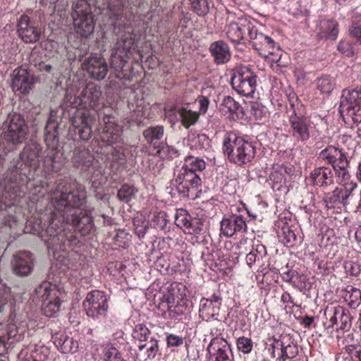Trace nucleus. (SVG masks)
<instances>
[{"label": "nucleus", "mask_w": 361, "mask_h": 361, "mask_svg": "<svg viewBox=\"0 0 361 361\" xmlns=\"http://www.w3.org/2000/svg\"><path fill=\"white\" fill-rule=\"evenodd\" d=\"M66 183L59 182L54 192L52 201L56 211L51 214L45 233L48 247L65 251L68 247L75 245L79 240L73 232L67 227L73 226L82 235L90 233L93 228L92 218L82 210L86 203L85 187L78 185L69 190Z\"/></svg>", "instance_id": "nucleus-1"}, {"label": "nucleus", "mask_w": 361, "mask_h": 361, "mask_svg": "<svg viewBox=\"0 0 361 361\" xmlns=\"http://www.w3.org/2000/svg\"><path fill=\"white\" fill-rule=\"evenodd\" d=\"M222 149L230 162L240 166L250 163L256 154L252 142L231 132L225 135Z\"/></svg>", "instance_id": "nucleus-2"}, {"label": "nucleus", "mask_w": 361, "mask_h": 361, "mask_svg": "<svg viewBox=\"0 0 361 361\" xmlns=\"http://www.w3.org/2000/svg\"><path fill=\"white\" fill-rule=\"evenodd\" d=\"M42 147L37 143H31L25 145L19 154L18 159H13L9 166L8 172L11 173L12 182L17 183L21 176H26L25 167L36 171L39 166V153Z\"/></svg>", "instance_id": "nucleus-3"}, {"label": "nucleus", "mask_w": 361, "mask_h": 361, "mask_svg": "<svg viewBox=\"0 0 361 361\" xmlns=\"http://www.w3.org/2000/svg\"><path fill=\"white\" fill-rule=\"evenodd\" d=\"M102 91L99 85L94 82H88L83 87L78 96H72L69 90L65 96V99L75 108L96 109L100 105Z\"/></svg>", "instance_id": "nucleus-4"}, {"label": "nucleus", "mask_w": 361, "mask_h": 361, "mask_svg": "<svg viewBox=\"0 0 361 361\" xmlns=\"http://www.w3.org/2000/svg\"><path fill=\"white\" fill-rule=\"evenodd\" d=\"M73 25L78 33L87 37L94 29L93 16L90 4L85 0H77L72 6Z\"/></svg>", "instance_id": "nucleus-5"}, {"label": "nucleus", "mask_w": 361, "mask_h": 361, "mask_svg": "<svg viewBox=\"0 0 361 361\" xmlns=\"http://www.w3.org/2000/svg\"><path fill=\"white\" fill-rule=\"evenodd\" d=\"M174 174V185L183 197H193L201 190L202 182L197 173L180 167Z\"/></svg>", "instance_id": "nucleus-6"}, {"label": "nucleus", "mask_w": 361, "mask_h": 361, "mask_svg": "<svg viewBox=\"0 0 361 361\" xmlns=\"http://www.w3.org/2000/svg\"><path fill=\"white\" fill-rule=\"evenodd\" d=\"M338 111L343 117L348 116L355 123L361 122V86L343 91Z\"/></svg>", "instance_id": "nucleus-7"}, {"label": "nucleus", "mask_w": 361, "mask_h": 361, "mask_svg": "<svg viewBox=\"0 0 361 361\" xmlns=\"http://www.w3.org/2000/svg\"><path fill=\"white\" fill-rule=\"evenodd\" d=\"M231 82L239 94L250 97L256 90L257 76L249 68L240 66L235 71Z\"/></svg>", "instance_id": "nucleus-8"}, {"label": "nucleus", "mask_w": 361, "mask_h": 361, "mask_svg": "<svg viewBox=\"0 0 361 361\" xmlns=\"http://www.w3.org/2000/svg\"><path fill=\"white\" fill-rule=\"evenodd\" d=\"M82 306L88 317L97 319L106 315L109 305L105 293L99 290L89 292L82 302Z\"/></svg>", "instance_id": "nucleus-9"}, {"label": "nucleus", "mask_w": 361, "mask_h": 361, "mask_svg": "<svg viewBox=\"0 0 361 361\" xmlns=\"http://www.w3.org/2000/svg\"><path fill=\"white\" fill-rule=\"evenodd\" d=\"M8 129L3 134L4 141L9 145L16 146L26 139L27 127L23 117L18 114H9Z\"/></svg>", "instance_id": "nucleus-10"}, {"label": "nucleus", "mask_w": 361, "mask_h": 361, "mask_svg": "<svg viewBox=\"0 0 361 361\" xmlns=\"http://www.w3.org/2000/svg\"><path fill=\"white\" fill-rule=\"evenodd\" d=\"M135 49V42L133 37L118 40L115 44L111 56V65L116 71H122L130 56Z\"/></svg>", "instance_id": "nucleus-11"}, {"label": "nucleus", "mask_w": 361, "mask_h": 361, "mask_svg": "<svg viewBox=\"0 0 361 361\" xmlns=\"http://www.w3.org/2000/svg\"><path fill=\"white\" fill-rule=\"evenodd\" d=\"M37 293L41 297L44 314L49 317L54 316L60 310L61 302L56 295L57 290L51 288L49 284H43L36 289Z\"/></svg>", "instance_id": "nucleus-12"}, {"label": "nucleus", "mask_w": 361, "mask_h": 361, "mask_svg": "<svg viewBox=\"0 0 361 361\" xmlns=\"http://www.w3.org/2000/svg\"><path fill=\"white\" fill-rule=\"evenodd\" d=\"M259 25L255 21L253 29L250 33V41L253 48L258 51L261 56L267 57L269 54H273L276 44L270 37L259 31Z\"/></svg>", "instance_id": "nucleus-13"}, {"label": "nucleus", "mask_w": 361, "mask_h": 361, "mask_svg": "<svg viewBox=\"0 0 361 361\" xmlns=\"http://www.w3.org/2000/svg\"><path fill=\"white\" fill-rule=\"evenodd\" d=\"M255 20L247 19H240L238 22L229 23L226 27V34L227 38L234 44H244L245 35L250 33L253 29Z\"/></svg>", "instance_id": "nucleus-14"}, {"label": "nucleus", "mask_w": 361, "mask_h": 361, "mask_svg": "<svg viewBox=\"0 0 361 361\" xmlns=\"http://www.w3.org/2000/svg\"><path fill=\"white\" fill-rule=\"evenodd\" d=\"M207 350L209 353V361H232L231 346L223 338L212 339Z\"/></svg>", "instance_id": "nucleus-15"}, {"label": "nucleus", "mask_w": 361, "mask_h": 361, "mask_svg": "<svg viewBox=\"0 0 361 361\" xmlns=\"http://www.w3.org/2000/svg\"><path fill=\"white\" fill-rule=\"evenodd\" d=\"M292 137L295 141L306 142L310 137V124L305 117L298 116L295 111L289 116Z\"/></svg>", "instance_id": "nucleus-16"}, {"label": "nucleus", "mask_w": 361, "mask_h": 361, "mask_svg": "<svg viewBox=\"0 0 361 361\" xmlns=\"http://www.w3.org/2000/svg\"><path fill=\"white\" fill-rule=\"evenodd\" d=\"M18 32L25 42L34 43L39 39L42 30L37 23L30 20L27 16L23 15L18 24Z\"/></svg>", "instance_id": "nucleus-17"}, {"label": "nucleus", "mask_w": 361, "mask_h": 361, "mask_svg": "<svg viewBox=\"0 0 361 361\" xmlns=\"http://www.w3.org/2000/svg\"><path fill=\"white\" fill-rule=\"evenodd\" d=\"M319 158L331 164L335 171L347 169L349 161L342 149L329 146L319 153Z\"/></svg>", "instance_id": "nucleus-18"}, {"label": "nucleus", "mask_w": 361, "mask_h": 361, "mask_svg": "<svg viewBox=\"0 0 361 361\" xmlns=\"http://www.w3.org/2000/svg\"><path fill=\"white\" fill-rule=\"evenodd\" d=\"M13 273L19 276H27L33 270L34 259L29 251H20L13 255L12 260Z\"/></svg>", "instance_id": "nucleus-19"}, {"label": "nucleus", "mask_w": 361, "mask_h": 361, "mask_svg": "<svg viewBox=\"0 0 361 361\" xmlns=\"http://www.w3.org/2000/svg\"><path fill=\"white\" fill-rule=\"evenodd\" d=\"M12 89L22 94L28 93L34 84V78L23 67H18L12 73Z\"/></svg>", "instance_id": "nucleus-20"}, {"label": "nucleus", "mask_w": 361, "mask_h": 361, "mask_svg": "<svg viewBox=\"0 0 361 361\" xmlns=\"http://www.w3.org/2000/svg\"><path fill=\"white\" fill-rule=\"evenodd\" d=\"M83 68L90 78L97 80H103L109 71L108 64L105 59L97 56H89L86 59L83 63Z\"/></svg>", "instance_id": "nucleus-21"}, {"label": "nucleus", "mask_w": 361, "mask_h": 361, "mask_svg": "<svg viewBox=\"0 0 361 361\" xmlns=\"http://www.w3.org/2000/svg\"><path fill=\"white\" fill-rule=\"evenodd\" d=\"M325 314H331L329 322L332 327L336 326V329L343 331H348L350 329L352 317L348 310L338 305L326 310Z\"/></svg>", "instance_id": "nucleus-22"}, {"label": "nucleus", "mask_w": 361, "mask_h": 361, "mask_svg": "<svg viewBox=\"0 0 361 361\" xmlns=\"http://www.w3.org/2000/svg\"><path fill=\"white\" fill-rule=\"evenodd\" d=\"M310 179L314 186L326 189L334 183L332 169L327 166H319L312 171Z\"/></svg>", "instance_id": "nucleus-23"}, {"label": "nucleus", "mask_w": 361, "mask_h": 361, "mask_svg": "<svg viewBox=\"0 0 361 361\" xmlns=\"http://www.w3.org/2000/svg\"><path fill=\"white\" fill-rule=\"evenodd\" d=\"M247 225L241 215H232L224 218L221 222V231L226 237H231L237 232H245Z\"/></svg>", "instance_id": "nucleus-24"}, {"label": "nucleus", "mask_w": 361, "mask_h": 361, "mask_svg": "<svg viewBox=\"0 0 361 361\" xmlns=\"http://www.w3.org/2000/svg\"><path fill=\"white\" fill-rule=\"evenodd\" d=\"M71 160L74 167L87 169L92 164L94 156L89 149L80 145L74 148Z\"/></svg>", "instance_id": "nucleus-25"}, {"label": "nucleus", "mask_w": 361, "mask_h": 361, "mask_svg": "<svg viewBox=\"0 0 361 361\" xmlns=\"http://www.w3.org/2000/svg\"><path fill=\"white\" fill-rule=\"evenodd\" d=\"M209 51L214 63L217 65L226 63L231 59L229 46L224 40L212 42L209 47Z\"/></svg>", "instance_id": "nucleus-26"}, {"label": "nucleus", "mask_w": 361, "mask_h": 361, "mask_svg": "<svg viewBox=\"0 0 361 361\" xmlns=\"http://www.w3.org/2000/svg\"><path fill=\"white\" fill-rule=\"evenodd\" d=\"M361 195V190L358 188L356 183H345L344 191V201L343 207L346 210L357 211L358 199Z\"/></svg>", "instance_id": "nucleus-27"}, {"label": "nucleus", "mask_w": 361, "mask_h": 361, "mask_svg": "<svg viewBox=\"0 0 361 361\" xmlns=\"http://www.w3.org/2000/svg\"><path fill=\"white\" fill-rule=\"evenodd\" d=\"M142 134L147 142L154 149L163 148L164 143L161 140L164 135V128L162 126L149 127Z\"/></svg>", "instance_id": "nucleus-28"}, {"label": "nucleus", "mask_w": 361, "mask_h": 361, "mask_svg": "<svg viewBox=\"0 0 361 361\" xmlns=\"http://www.w3.org/2000/svg\"><path fill=\"white\" fill-rule=\"evenodd\" d=\"M90 118L88 113L82 111L80 115L76 116L73 124L76 128H80L78 134L82 140H87L92 136V128L90 126Z\"/></svg>", "instance_id": "nucleus-29"}, {"label": "nucleus", "mask_w": 361, "mask_h": 361, "mask_svg": "<svg viewBox=\"0 0 361 361\" xmlns=\"http://www.w3.org/2000/svg\"><path fill=\"white\" fill-rule=\"evenodd\" d=\"M100 139L108 145L116 143L120 137V130L113 122H106L100 132Z\"/></svg>", "instance_id": "nucleus-30"}, {"label": "nucleus", "mask_w": 361, "mask_h": 361, "mask_svg": "<svg viewBox=\"0 0 361 361\" xmlns=\"http://www.w3.org/2000/svg\"><path fill=\"white\" fill-rule=\"evenodd\" d=\"M137 0H106L110 17L116 20L121 19L125 7L135 6Z\"/></svg>", "instance_id": "nucleus-31"}, {"label": "nucleus", "mask_w": 361, "mask_h": 361, "mask_svg": "<svg viewBox=\"0 0 361 361\" xmlns=\"http://www.w3.org/2000/svg\"><path fill=\"white\" fill-rule=\"evenodd\" d=\"M267 249L264 245L257 243L252 247V250L246 255L247 264L251 267L255 264H262L264 258L267 256Z\"/></svg>", "instance_id": "nucleus-32"}, {"label": "nucleus", "mask_w": 361, "mask_h": 361, "mask_svg": "<svg viewBox=\"0 0 361 361\" xmlns=\"http://www.w3.org/2000/svg\"><path fill=\"white\" fill-rule=\"evenodd\" d=\"M319 36L322 38L335 39L338 33V23L332 20L324 19L319 22Z\"/></svg>", "instance_id": "nucleus-33"}, {"label": "nucleus", "mask_w": 361, "mask_h": 361, "mask_svg": "<svg viewBox=\"0 0 361 361\" xmlns=\"http://www.w3.org/2000/svg\"><path fill=\"white\" fill-rule=\"evenodd\" d=\"M345 190V183L343 187L336 188L334 190L324 194V200L329 207H334L338 204L343 205L344 191Z\"/></svg>", "instance_id": "nucleus-34"}, {"label": "nucleus", "mask_w": 361, "mask_h": 361, "mask_svg": "<svg viewBox=\"0 0 361 361\" xmlns=\"http://www.w3.org/2000/svg\"><path fill=\"white\" fill-rule=\"evenodd\" d=\"M219 311V305L217 303H212L208 301H200V316L204 320H209L211 318L217 319Z\"/></svg>", "instance_id": "nucleus-35"}, {"label": "nucleus", "mask_w": 361, "mask_h": 361, "mask_svg": "<svg viewBox=\"0 0 361 361\" xmlns=\"http://www.w3.org/2000/svg\"><path fill=\"white\" fill-rule=\"evenodd\" d=\"M181 167L195 173L202 172L206 168V163L200 157L187 156L185 158L184 164Z\"/></svg>", "instance_id": "nucleus-36"}, {"label": "nucleus", "mask_w": 361, "mask_h": 361, "mask_svg": "<svg viewBox=\"0 0 361 361\" xmlns=\"http://www.w3.org/2000/svg\"><path fill=\"white\" fill-rule=\"evenodd\" d=\"M177 112L181 118L182 125L185 128L195 124L200 117L197 111H192L183 107L178 109Z\"/></svg>", "instance_id": "nucleus-37"}, {"label": "nucleus", "mask_w": 361, "mask_h": 361, "mask_svg": "<svg viewBox=\"0 0 361 361\" xmlns=\"http://www.w3.org/2000/svg\"><path fill=\"white\" fill-rule=\"evenodd\" d=\"M279 237L282 243L288 247H292L294 245L297 240V236L291 226L285 224L281 227V230L279 232Z\"/></svg>", "instance_id": "nucleus-38"}, {"label": "nucleus", "mask_w": 361, "mask_h": 361, "mask_svg": "<svg viewBox=\"0 0 361 361\" xmlns=\"http://www.w3.org/2000/svg\"><path fill=\"white\" fill-rule=\"evenodd\" d=\"M191 149L207 150L210 147V140L205 134H197L189 138Z\"/></svg>", "instance_id": "nucleus-39"}, {"label": "nucleus", "mask_w": 361, "mask_h": 361, "mask_svg": "<svg viewBox=\"0 0 361 361\" xmlns=\"http://www.w3.org/2000/svg\"><path fill=\"white\" fill-rule=\"evenodd\" d=\"M146 348V359H154L159 351V341L155 337H151L145 343L138 345L139 350Z\"/></svg>", "instance_id": "nucleus-40"}, {"label": "nucleus", "mask_w": 361, "mask_h": 361, "mask_svg": "<svg viewBox=\"0 0 361 361\" xmlns=\"http://www.w3.org/2000/svg\"><path fill=\"white\" fill-rule=\"evenodd\" d=\"M221 106L223 111L229 113L230 115L238 114V112H242L240 104L231 96L224 97Z\"/></svg>", "instance_id": "nucleus-41"}, {"label": "nucleus", "mask_w": 361, "mask_h": 361, "mask_svg": "<svg viewBox=\"0 0 361 361\" xmlns=\"http://www.w3.org/2000/svg\"><path fill=\"white\" fill-rule=\"evenodd\" d=\"M136 192L134 186L125 184L118 190L117 196L120 200L128 203L135 197Z\"/></svg>", "instance_id": "nucleus-42"}, {"label": "nucleus", "mask_w": 361, "mask_h": 361, "mask_svg": "<svg viewBox=\"0 0 361 361\" xmlns=\"http://www.w3.org/2000/svg\"><path fill=\"white\" fill-rule=\"evenodd\" d=\"M104 361H126L121 353L114 346L108 345L103 350Z\"/></svg>", "instance_id": "nucleus-43"}, {"label": "nucleus", "mask_w": 361, "mask_h": 361, "mask_svg": "<svg viewBox=\"0 0 361 361\" xmlns=\"http://www.w3.org/2000/svg\"><path fill=\"white\" fill-rule=\"evenodd\" d=\"M191 8L199 16H205L209 12L208 0H188Z\"/></svg>", "instance_id": "nucleus-44"}, {"label": "nucleus", "mask_w": 361, "mask_h": 361, "mask_svg": "<svg viewBox=\"0 0 361 361\" xmlns=\"http://www.w3.org/2000/svg\"><path fill=\"white\" fill-rule=\"evenodd\" d=\"M281 353V355L279 357L280 361H286V359H293L298 353V346L290 340L287 342L286 345H284Z\"/></svg>", "instance_id": "nucleus-45"}, {"label": "nucleus", "mask_w": 361, "mask_h": 361, "mask_svg": "<svg viewBox=\"0 0 361 361\" xmlns=\"http://www.w3.org/2000/svg\"><path fill=\"white\" fill-rule=\"evenodd\" d=\"M335 82L329 75H323L318 79L317 87L322 93L329 94L334 88Z\"/></svg>", "instance_id": "nucleus-46"}, {"label": "nucleus", "mask_w": 361, "mask_h": 361, "mask_svg": "<svg viewBox=\"0 0 361 361\" xmlns=\"http://www.w3.org/2000/svg\"><path fill=\"white\" fill-rule=\"evenodd\" d=\"M149 335L150 331L143 324H138L135 325L132 333V336L133 337V338L138 340L141 342L147 341Z\"/></svg>", "instance_id": "nucleus-47"}, {"label": "nucleus", "mask_w": 361, "mask_h": 361, "mask_svg": "<svg viewBox=\"0 0 361 361\" xmlns=\"http://www.w3.org/2000/svg\"><path fill=\"white\" fill-rule=\"evenodd\" d=\"M42 166L44 171L47 173L59 172V166H54L49 149L44 152L42 156Z\"/></svg>", "instance_id": "nucleus-48"}, {"label": "nucleus", "mask_w": 361, "mask_h": 361, "mask_svg": "<svg viewBox=\"0 0 361 361\" xmlns=\"http://www.w3.org/2000/svg\"><path fill=\"white\" fill-rule=\"evenodd\" d=\"M54 338L55 345L59 348L62 353H67L71 351V348L70 347L71 340L67 336L63 335H59V336H58V335H56Z\"/></svg>", "instance_id": "nucleus-49"}, {"label": "nucleus", "mask_w": 361, "mask_h": 361, "mask_svg": "<svg viewBox=\"0 0 361 361\" xmlns=\"http://www.w3.org/2000/svg\"><path fill=\"white\" fill-rule=\"evenodd\" d=\"M238 349L244 354L250 353L253 347V343L249 338L241 336L236 341Z\"/></svg>", "instance_id": "nucleus-50"}, {"label": "nucleus", "mask_w": 361, "mask_h": 361, "mask_svg": "<svg viewBox=\"0 0 361 361\" xmlns=\"http://www.w3.org/2000/svg\"><path fill=\"white\" fill-rule=\"evenodd\" d=\"M191 219V216L185 210L180 209L176 214L175 224L178 227L184 229Z\"/></svg>", "instance_id": "nucleus-51"}, {"label": "nucleus", "mask_w": 361, "mask_h": 361, "mask_svg": "<svg viewBox=\"0 0 361 361\" xmlns=\"http://www.w3.org/2000/svg\"><path fill=\"white\" fill-rule=\"evenodd\" d=\"M202 226V223L200 219H191L183 230L189 234L197 235L200 233Z\"/></svg>", "instance_id": "nucleus-52"}, {"label": "nucleus", "mask_w": 361, "mask_h": 361, "mask_svg": "<svg viewBox=\"0 0 361 361\" xmlns=\"http://www.w3.org/2000/svg\"><path fill=\"white\" fill-rule=\"evenodd\" d=\"M58 123H47L44 128L45 140H55L58 137Z\"/></svg>", "instance_id": "nucleus-53"}, {"label": "nucleus", "mask_w": 361, "mask_h": 361, "mask_svg": "<svg viewBox=\"0 0 361 361\" xmlns=\"http://www.w3.org/2000/svg\"><path fill=\"white\" fill-rule=\"evenodd\" d=\"M31 64L36 68L40 72L45 73H51L53 68L52 66L49 63H47L43 61H41L39 59L35 58L31 61Z\"/></svg>", "instance_id": "nucleus-54"}, {"label": "nucleus", "mask_w": 361, "mask_h": 361, "mask_svg": "<svg viewBox=\"0 0 361 361\" xmlns=\"http://www.w3.org/2000/svg\"><path fill=\"white\" fill-rule=\"evenodd\" d=\"M348 293H350L349 305L351 307L358 305V304L361 301V290L360 289L350 286V290H348Z\"/></svg>", "instance_id": "nucleus-55"}, {"label": "nucleus", "mask_w": 361, "mask_h": 361, "mask_svg": "<svg viewBox=\"0 0 361 361\" xmlns=\"http://www.w3.org/2000/svg\"><path fill=\"white\" fill-rule=\"evenodd\" d=\"M49 151L53 165L59 166V171H61L63 165V162L59 151L57 148H51L49 149Z\"/></svg>", "instance_id": "nucleus-56"}, {"label": "nucleus", "mask_w": 361, "mask_h": 361, "mask_svg": "<svg viewBox=\"0 0 361 361\" xmlns=\"http://www.w3.org/2000/svg\"><path fill=\"white\" fill-rule=\"evenodd\" d=\"M290 338L288 335H281L279 338H274V343L272 344L273 352L272 355L274 357L275 349H280L281 352L284 345L289 341Z\"/></svg>", "instance_id": "nucleus-57"}, {"label": "nucleus", "mask_w": 361, "mask_h": 361, "mask_svg": "<svg viewBox=\"0 0 361 361\" xmlns=\"http://www.w3.org/2000/svg\"><path fill=\"white\" fill-rule=\"evenodd\" d=\"M338 50L346 56H353L354 51L351 47V45L348 42H341L338 46Z\"/></svg>", "instance_id": "nucleus-58"}, {"label": "nucleus", "mask_w": 361, "mask_h": 361, "mask_svg": "<svg viewBox=\"0 0 361 361\" xmlns=\"http://www.w3.org/2000/svg\"><path fill=\"white\" fill-rule=\"evenodd\" d=\"M166 341L169 346H179L183 344V339L180 336L169 334L166 337Z\"/></svg>", "instance_id": "nucleus-59"}, {"label": "nucleus", "mask_w": 361, "mask_h": 361, "mask_svg": "<svg viewBox=\"0 0 361 361\" xmlns=\"http://www.w3.org/2000/svg\"><path fill=\"white\" fill-rule=\"evenodd\" d=\"M198 102L200 104L199 112H198L199 114H205L207 111L208 106L209 104V99L207 97L202 96L199 98Z\"/></svg>", "instance_id": "nucleus-60"}, {"label": "nucleus", "mask_w": 361, "mask_h": 361, "mask_svg": "<svg viewBox=\"0 0 361 361\" xmlns=\"http://www.w3.org/2000/svg\"><path fill=\"white\" fill-rule=\"evenodd\" d=\"M350 35L357 38L361 44V25L353 23L350 28Z\"/></svg>", "instance_id": "nucleus-61"}, {"label": "nucleus", "mask_w": 361, "mask_h": 361, "mask_svg": "<svg viewBox=\"0 0 361 361\" xmlns=\"http://www.w3.org/2000/svg\"><path fill=\"white\" fill-rule=\"evenodd\" d=\"M347 271L353 276H357L360 273V266L354 262H348L345 265Z\"/></svg>", "instance_id": "nucleus-62"}, {"label": "nucleus", "mask_w": 361, "mask_h": 361, "mask_svg": "<svg viewBox=\"0 0 361 361\" xmlns=\"http://www.w3.org/2000/svg\"><path fill=\"white\" fill-rule=\"evenodd\" d=\"M251 111L252 112L253 116L257 119H261L262 118V114H263L262 109L261 108H259L258 105H253V106H252Z\"/></svg>", "instance_id": "nucleus-63"}, {"label": "nucleus", "mask_w": 361, "mask_h": 361, "mask_svg": "<svg viewBox=\"0 0 361 361\" xmlns=\"http://www.w3.org/2000/svg\"><path fill=\"white\" fill-rule=\"evenodd\" d=\"M281 276L283 281L289 283H293L294 271L291 270L284 271L281 274Z\"/></svg>", "instance_id": "nucleus-64"}]
</instances>
